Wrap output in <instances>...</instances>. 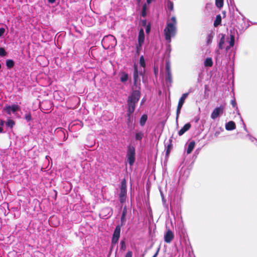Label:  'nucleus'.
Instances as JSON below:
<instances>
[{"instance_id": "obj_47", "label": "nucleus", "mask_w": 257, "mask_h": 257, "mask_svg": "<svg viewBox=\"0 0 257 257\" xmlns=\"http://www.w3.org/2000/svg\"><path fill=\"white\" fill-rule=\"evenodd\" d=\"M4 122H5V121H4V120H1V122H0L1 125H4Z\"/></svg>"}, {"instance_id": "obj_2", "label": "nucleus", "mask_w": 257, "mask_h": 257, "mask_svg": "<svg viewBox=\"0 0 257 257\" xmlns=\"http://www.w3.org/2000/svg\"><path fill=\"white\" fill-rule=\"evenodd\" d=\"M127 213V209L126 206L124 207L123 208L121 218H120V221L121 223L120 225H117L113 233L112 237L111 239V250L112 249L113 246L115 245L118 241V239L120 237V228L121 226H123L125 224V216Z\"/></svg>"}, {"instance_id": "obj_32", "label": "nucleus", "mask_w": 257, "mask_h": 257, "mask_svg": "<svg viewBox=\"0 0 257 257\" xmlns=\"http://www.w3.org/2000/svg\"><path fill=\"white\" fill-rule=\"evenodd\" d=\"M25 118L28 121H30L32 120V116L31 113L29 112L26 113L25 115Z\"/></svg>"}, {"instance_id": "obj_50", "label": "nucleus", "mask_w": 257, "mask_h": 257, "mask_svg": "<svg viewBox=\"0 0 257 257\" xmlns=\"http://www.w3.org/2000/svg\"><path fill=\"white\" fill-rule=\"evenodd\" d=\"M230 47H230V46H227V47L226 48V51H228V49H230Z\"/></svg>"}, {"instance_id": "obj_26", "label": "nucleus", "mask_w": 257, "mask_h": 257, "mask_svg": "<svg viewBox=\"0 0 257 257\" xmlns=\"http://www.w3.org/2000/svg\"><path fill=\"white\" fill-rule=\"evenodd\" d=\"M11 107V110L13 112H15L16 111L20 110V106L17 104H14Z\"/></svg>"}, {"instance_id": "obj_34", "label": "nucleus", "mask_w": 257, "mask_h": 257, "mask_svg": "<svg viewBox=\"0 0 257 257\" xmlns=\"http://www.w3.org/2000/svg\"><path fill=\"white\" fill-rule=\"evenodd\" d=\"M7 55V52L5 51V49L1 47L0 48V56L2 57L5 56Z\"/></svg>"}, {"instance_id": "obj_49", "label": "nucleus", "mask_w": 257, "mask_h": 257, "mask_svg": "<svg viewBox=\"0 0 257 257\" xmlns=\"http://www.w3.org/2000/svg\"><path fill=\"white\" fill-rule=\"evenodd\" d=\"M152 2V0H147V2L148 4H150Z\"/></svg>"}, {"instance_id": "obj_25", "label": "nucleus", "mask_w": 257, "mask_h": 257, "mask_svg": "<svg viewBox=\"0 0 257 257\" xmlns=\"http://www.w3.org/2000/svg\"><path fill=\"white\" fill-rule=\"evenodd\" d=\"M120 250H121L122 251H124L126 249V246L125 245V242L124 240H121V241L120 242Z\"/></svg>"}, {"instance_id": "obj_11", "label": "nucleus", "mask_w": 257, "mask_h": 257, "mask_svg": "<svg viewBox=\"0 0 257 257\" xmlns=\"http://www.w3.org/2000/svg\"><path fill=\"white\" fill-rule=\"evenodd\" d=\"M134 70L133 73V78H134V83L135 85H136L138 78H139V72L137 66L135 64L134 65Z\"/></svg>"}, {"instance_id": "obj_42", "label": "nucleus", "mask_w": 257, "mask_h": 257, "mask_svg": "<svg viewBox=\"0 0 257 257\" xmlns=\"http://www.w3.org/2000/svg\"><path fill=\"white\" fill-rule=\"evenodd\" d=\"M141 47H139V45L138 44L137 46V53L138 54L139 53V51L140 50V48H141Z\"/></svg>"}, {"instance_id": "obj_1", "label": "nucleus", "mask_w": 257, "mask_h": 257, "mask_svg": "<svg viewBox=\"0 0 257 257\" xmlns=\"http://www.w3.org/2000/svg\"><path fill=\"white\" fill-rule=\"evenodd\" d=\"M141 97V92L139 90H134L128 97L127 116L130 117L134 112L136 108V104L139 101Z\"/></svg>"}, {"instance_id": "obj_6", "label": "nucleus", "mask_w": 257, "mask_h": 257, "mask_svg": "<svg viewBox=\"0 0 257 257\" xmlns=\"http://www.w3.org/2000/svg\"><path fill=\"white\" fill-rule=\"evenodd\" d=\"M189 93L190 92H189L183 93L179 100V102H178V106H177V110H176V121H178L179 116V114L181 112V108H182L184 103L185 102V100L186 98L188 96Z\"/></svg>"}, {"instance_id": "obj_28", "label": "nucleus", "mask_w": 257, "mask_h": 257, "mask_svg": "<svg viewBox=\"0 0 257 257\" xmlns=\"http://www.w3.org/2000/svg\"><path fill=\"white\" fill-rule=\"evenodd\" d=\"M166 80V81H169L170 83L172 82V77L171 72H169L167 73Z\"/></svg>"}, {"instance_id": "obj_38", "label": "nucleus", "mask_w": 257, "mask_h": 257, "mask_svg": "<svg viewBox=\"0 0 257 257\" xmlns=\"http://www.w3.org/2000/svg\"><path fill=\"white\" fill-rule=\"evenodd\" d=\"M5 29L4 28H0V37L2 36L4 32H5Z\"/></svg>"}, {"instance_id": "obj_20", "label": "nucleus", "mask_w": 257, "mask_h": 257, "mask_svg": "<svg viewBox=\"0 0 257 257\" xmlns=\"http://www.w3.org/2000/svg\"><path fill=\"white\" fill-rule=\"evenodd\" d=\"M14 64V61L12 59H8L6 61V66L9 69L13 68Z\"/></svg>"}, {"instance_id": "obj_35", "label": "nucleus", "mask_w": 257, "mask_h": 257, "mask_svg": "<svg viewBox=\"0 0 257 257\" xmlns=\"http://www.w3.org/2000/svg\"><path fill=\"white\" fill-rule=\"evenodd\" d=\"M165 69L167 73L169 72H171L170 69V65L169 62L166 63Z\"/></svg>"}, {"instance_id": "obj_40", "label": "nucleus", "mask_w": 257, "mask_h": 257, "mask_svg": "<svg viewBox=\"0 0 257 257\" xmlns=\"http://www.w3.org/2000/svg\"><path fill=\"white\" fill-rule=\"evenodd\" d=\"M106 38H110V39H112L113 41H115L116 42V39H115V37H113L112 35H109V36H106Z\"/></svg>"}, {"instance_id": "obj_15", "label": "nucleus", "mask_w": 257, "mask_h": 257, "mask_svg": "<svg viewBox=\"0 0 257 257\" xmlns=\"http://www.w3.org/2000/svg\"><path fill=\"white\" fill-rule=\"evenodd\" d=\"M148 119V115L147 114H143L140 119V124L141 126H144Z\"/></svg>"}, {"instance_id": "obj_31", "label": "nucleus", "mask_w": 257, "mask_h": 257, "mask_svg": "<svg viewBox=\"0 0 257 257\" xmlns=\"http://www.w3.org/2000/svg\"><path fill=\"white\" fill-rule=\"evenodd\" d=\"M140 64L142 67H145L146 66L145 61L143 56H142L140 58Z\"/></svg>"}, {"instance_id": "obj_29", "label": "nucleus", "mask_w": 257, "mask_h": 257, "mask_svg": "<svg viewBox=\"0 0 257 257\" xmlns=\"http://www.w3.org/2000/svg\"><path fill=\"white\" fill-rule=\"evenodd\" d=\"M3 110L5 111L8 114H11V107L10 105H7L3 108Z\"/></svg>"}, {"instance_id": "obj_37", "label": "nucleus", "mask_w": 257, "mask_h": 257, "mask_svg": "<svg viewBox=\"0 0 257 257\" xmlns=\"http://www.w3.org/2000/svg\"><path fill=\"white\" fill-rule=\"evenodd\" d=\"M150 31H151V25L148 24L146 26V32L147 33H149L150 32Z\"/></svg>"}, {"instance_id": "obj_51", "label": "nucleus", "mask_w": 257, "mask_h": 257, "mask_svg": "<svg viewBox=\"0 0 257 257\" xmlns=\"http://www.w3.org/2000/svg\"><path fill=\"white\" fill-rule=\"evenodd\" d=\"M3 131V129L2 127L0 126V133H2Z\"/></svg>"}, {"instance_id": "obj_33", "label": "nucleus", "mask_w": 257, "mask_h": 257, "mask_svg": "<svg viewBox=\"0 0 257 257\" xmlns=\"http://www.w3.org/2000/svg\"><path fill=\"white\" fill-rule=\"evenodd\" d=\"M234 44V36L233 35H230V41L229 42L230 47H233Z\"/></svg>"}, {"instance_id": "obj_52", "label": "nucleus", "mask_w": 257, "mask_h": 257, "mask_svg": "<svg viewBox=\"0 0 257 257\" xmlns=\"http://www.w3.org/2000/svg\"><path fill=\"white\" fill-rule=\"evenodd\" d=\"M138 3H140L141 1V0H137Z\"/></svg>"}, {"instance_id": "obj_36", "label": "nucleus", "mask_w": 257, "mask_h": 257, "mask_svg": "<svg viewBox=\"0 0 257 257\" xmlns=\"http://www.w3.org/2000/svg\"><path fill=\"white\" fill-rule=\"evenodd\" d=\"M133 256V252L131 250H129L127 252L126 254L125 255V257H132Z\"/></svg>"}, {"instance_id": "obj_5", "label": "nucleus", "mask_w": 257, "mask_h": 257, "mask_svg": "<svg viewBox=\"0 0 257 257\" xmlns=\"http://www.w3.org/2000/svg\"><path fill=\"white\" fill-rule=\"evenodd\" d=\"M120 192L119 195V200L121 203H123L125 201L126 195V182L124 179L121 182Z\"/></svg>"}, {"instance_id": "obj_12", "label": "nucleus", "mask_w": 257, "mask_h": 257, "mask_svg": "<svg viewBox=\"0 0 257 257\" xmlns=\"http://www.w3.org/2000/svg\"><path fill=\"white\" fill-rule=\"evenodd\" d=\"M236 128V125L234 121H229L225 124V128L227 131H232Z\"/></svg>"}, {"instance_id": "obj_39", "label": "nucleus", "mask_w": 257, "mask_h": 257, "mask_svg": "<svg viewBox=\"0 0 257 257\" xmlns=\"http://www.w3.org/2000/svg\"><path fill=\"white\" fill-rule=\"evenodd\" d=\"M142 23L143 26L145 27V26H147V21L146 20H143Z\"/></svg>"}, {"instance_id": "obj_27", "label": "nucleus", "mask_w": 257, "mask_h": 257, "mask_svg": "<svg viewBox=\"0 0 257 257\" xmlns=\"http://www.w3.org/2000/svg\"><path fill=\"white\" fill-rule=\"evenodd\" d=\"M213 38V35L211 33L208 35L207 37V42H206L207 44H209L211 43L212 40Z\"/></svg>"}, {"instance_id": "obj_46", "label": "nucleus", "mask_w": 257, "mask_h": 257, "mask_svg": "<svg viewBox=\"0 0 257 257\" xmlns=\"http://www.w3.org/2000/svg\"><path fill=\"white\" fill-rule=\"evenodd\" d=\"M127 121L128 122H130L131 120V115L130 116V117H127Z\"/></svg>"}, {"instance_id": "obj_3", "label": "nucleus", "mask_w": 257, "mask_h": 257, "mask_svg": "<svg viewBox=\"0 0 257 257\" xmlns=\"http://www.w3.org/2000/svg\"><path fill=\"white\" fill-rule=\"evenodd\" d=\"M172 23H168L167 26L164 30L165 39L169 42L171 41V37L175 36L176 34V20L175 17L171 18Z\"/></svg>"}, {"instance_id": "obj_7", "label": "nucleus", "mask_w": 257, "mask_h": 257, "mask_svg": "<svg viewBox=\"0 0 257 257\" xmlns=\"http://www.w3.org/2000/svg\"><path fill=\"white\" fill-rule=\"evenodd\" d=\"M225 105H220L214 109L211 114V118L213 119H215L220 115H222L224 111Z\"/></svg>"}, {"instance_id": "obj_8", "label": "nucleus", "mask_w": 257, "mask_h": 257, "mask_svg": "<svg viewBox=\"0 0 257 257\" xmlns=\"http://www.w3.org/2000/svg\"><path fill=\"white\" fill-rule=\"evenodd\" d=\"M174 234L173 232L168 229L164 235V241L167 243H170L174 239Z\"/></svg>"}, {"instance_id": "obj_17", "label": "nucleus", "mask_w": 257, "mask_h": 257, "mask_svg": "<svg viewBox=\"0 0 257 257\" xmlns=\"http://www.w3.org/2000/svg\"><path fill=\"white\" fill-rule=\"evenodd\" d=\"M121 75L120 78L121 82H126L128 80V74L126 73L123 72L121 73Z\"/></svg>"}, {"instance_id": "obj_53", "label": "nucleus", "mask_w": 257, "mask_h": 257, "mask_svg": "<svg viewBox=\"0 0 257 257\" xmlns=\"http://www.w3.org/2000/svg\"><path fill=\"white\" fill-rule=\"evenodd\" d=\"M140 75H143L142 72H140Z\"/></svg>"}, {"instance_id": "obj_30", "label": "nucleus", "mask_w": 257, "mask_h": 257, "mask_svg": "<svg viewBox=\"0 0 257 257\" xmlns=\"http://www.w3.org/2000/svg\"><path fill=\"white\" fill-rule=\"evenodd\" d=\"M146 9H147V5L146 4H145L143 6L142 11V16L143 17H145L146 16V15H147Z\"/></svg>"}, {"instance_id": "obj_24", "label": "nucleus", "mask_w": 257, "mask_h": 257, "mask_svg": "<svg viewBox=\"0 0 257 257\" xmlns=\"http://www.w3.org/2000/svg\"><path fill=\"white\" fill-rule=\"evenodd\" d=\"M167 8L170 11H173L174 9V4L172 2L168 1L167 4Z\"/></svg>"}, {"instance_id": "obj_45", "label": "nucleus", "mask_w": 257, "mask_h": 257, "mask_svg": "<svg viewBox=\"0 0 257 257\" xmlns=\"http://www.w3.org/2000/svg\"><path fill=\"white\" fill-rule=\"evenodd\" d=\"M231 104L232 105H233V107H235V105H236V103L235 102V101H231Z\"/></svg>"}, {"instance_id": "obj_4", "label": "nucleus", "mask_w": 257, "mask_h": 257, "mask_svg": "<svg viewBox=\"0 0 257 257\" xmlns=\"http://www.w3.org/2000/svg\"><path fill=\"white\" fill-rule=\"evenodd\" d=\"M135 148L133 146H129L127 149L126 157L127 161L131 166H132L135 161Z\"/></svg>"}, {"instance_id": "obj_16", "label": "nucleus", "mask_w": 257, "mask_h": 257, "mask_svg": "<svg viewBox=\"0 0 257 257\" xmlns=\"http://www.w3.org/2000/svg\"><path fill=\"white\" fill-rule=\"evenodd\" d=\"M205 67H211L213 65V61L211 58H207L204 61Z\"/></svg>"}, {"instance_id": "obj_23", "label": "nucleus", "mask_w": 257, "mask_h": 257, "mask_svg": "<svg viewBox=\"0 0 257 257\" xmlns=\"http://www.w3.org/2000/svg\"><path fill=\"white\" fill-rule=\"evenodd\" d=\"M144 136V134L142 132H139L136 134L135 139L136 140L141 141Z\"/></svg>"}, {"instance_id": "obj_22", "label": "nucleus", "mask_w": 257, "mask_h": 257, "mask_svg": "<svg viewBox=\"0 0 257 257\" xmlns=\"http://www.w3.org/2000/svg\"><path fill=\"white\" fill-rule=\"evenodd\" d=\"M215 5L219 9L223 6V0H215Z\"/></svg>"}, {"instance_id": "obj_13", "label": "nucleus", "mask_w": 257, "mask_h": 257, "mask_svg": "<svg viewBox=\"0 0 257 257\" xmlns=\"http://www.w3.org/2000/svg\"><path fill=\"white\" fill-rule=\"evenodd\" d=\"M195 142L194 141H192L189 143L187 150V154H189L192 152L195 147Z\"/></svg>"}, {"instance_id": "obj_43", "label": "nucleus", "mask_w": 257, "mask_h": 257, "mask_svg": "<svg viewBox=\"0 0 257 257\" xmlns=\"http://www.w3.org/2000/svg\"><path fill=\"white\" fill-rule=\"evenodd\" d=\"M220 134V132L217 131L214 133V136L217 137Z\"/></svg>"}, {"instance_id": "obj_41", "label": "nucleus", "mask_w": 257, "mask_h": 257, "mask_svg": "<svg viewBox=\"0 0 257 257\" xmlns=\"http://www.w3.org/2000/svg\"><path fill=\"white\" fill-rule=\"evenodd\" d=\"M159 250H160V247H159L158 248L156 252L155 253V254L152 257H157L158 254V253H159Z\"/></svg>"}, {"instance_id": "obj_19", "label": "nucleus", "mask_w": 257, "mask_h": 257, "mask_svg": "<svg viewBox=\"0 0 257 257\" xmlns=\"http://www.w3.org/2000/svg\"><path fill=\"white\" fill-rule=\"evenodd\" d=\"M225 43V35H222V37L219 41L218 47L220 49H223V45Z\"/></svg>"}, {"instance_id": "obj_10", "label": "nucleus", "mask_w": 257, "mask_h": 257, "mask_svg": "<svg viewBox=\"0 0 257 257\" xmlns=\"http://www.w3.org/2000/svg\"><path fill=\"white\" fill-rule=\"evenodd\" d=\"M191 125L190 123H186L183 127L179 131L178 135L181 136L191 128Z\"/></svg>"}, {"instance_id": "obj_48", "label": "nucleus", "mask_w": 257, "mask_h": 257, "mask_svg": "<svg viewBox=\"0 0 257 257\" xmlns=\"http://www.w3.org/2000/svg\"><path fill=\"white\" fill-rule=\"evenodd\" d=\"M55 218H56L54 216H53L49 220V221H52L53 219H54Z\"/></svg>"}, {"instance_id": "obj_21", "label": "nucleus", "mask_w": 257, "mask_h": 257, "mask_svg": "<svg viewBox=\"0 0 257 257\" xmlns=\"http://www.w3.org/2000/svg\"><path fill=\"white\" fill-rule=\"evenodd\" d=\"M6 125L8 126V127H10L11 128H13V126H14V125L15 124V121L12 120V119H9L8 120V121L6 122Z\"/></svg>"}, {"instance_id": "obj_18", "label": "nucleus", "mask_w": 257, "mask_h": 257, "mask_svg": "<svg viewBox=\"0 0 257 257\" xmlns=\"http://www.w3.org/2000/svg\"><path fill=\"white\" fill-rule=\"evenodd\" d=\"M169 142H170V143L167 146V150L166 152V156L167 157H168L169 156L170 152H171V150L172 149V148L173 147V145L172 144V140L171 139L169 140Z\"/></svg>"}, {"instance_id": "obj_14", "label": "nucleus", "mask_w": 257, "mask_h": 257, "mask_svg": "<svg viewBox=\"0 0 257 257\" xmlns=\"http://www.w3.org/2000/svg\"><path fill=\"white\" fill-rule=\"evenodd\" d=\"M221 17L220 15H218L216 16L215 20L214 22L213 25L215 27H218L219 25L221 24Z\"/></svg>"}, {"instance_id": "obj_9", "label": "nucleus", "mask_w": 257, "mask_h": 257, "mask_svg": "<svg viewBox=\"0 0 257 257\" xmlns=\"http://www.w3.org/2000/svg\"><path fill=\"white\" fill-rule=\"evenodd\" d=\"M145 40V34L143 29H141L139 31L138 36V43L139 47H142V45L144 42Z\"/></svg>"}, {"instance_id": "obj_44", "label": "nucleus", "mask_w": 257, "mask_h": 257, "mask_svg": "<svg viewBox=\"0 0 257 257\" xmlns=\"http://www.w3.org/2000/svg\"><path fill=\"white\" fill-rule=\"evenodd\" d=\"M48 1L50 4H53L55 2L56 0H48Z\"/></svg>"}]
</instances>
